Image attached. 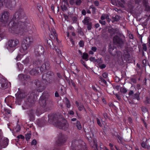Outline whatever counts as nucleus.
<instances>
[{
	"instance_id": "26",
	"label": "nucleus",
	"mask_w": 150,
	"mask_h": 150,
	"mask_svg": "<svg viewBox=\"0 0 150 150\" xmlns=\"http://www.w3.org/2000/svg\"><path fill=\"white\" fill-rule=\"evenodd\" d=\"M49 119H51L54 122L55 120H57V115L56 114L50 115L48 116Z\"/></svg>"
},
{
	"instance_id": "61",
	"label": "nucleus",
	"mask_w": 150,
	"mask_h": 150,
	"mask_svg": "<svg viewBox=\"0 0 150 150\" xmlns=\"http://www.w3.org/2000/svg\"><path fill=\"white\" fill-rule=\"evenodd\" d=\"M38 8L40 12H41L42 11V8L41 7L40 5L38 6Z\"/></svg>"
},
{
	"instance_id": "37",
	"label": "nucleus",
	"mask_w": 150,
	"mask_h": 150,
	"mask_svg": "<svg viewBox=\"0 0 150 150\" xmlns=\"http://www.w3.org/2000/svg\"><path fill=\"white\" fill-rule=\"evenodd\" d=\"M108 16H107L105 14H103L101 17V19L102 20H105L106 18V19H108Z\"/></svg>"
},
{
	"instance_id": "44",
	"label": "nucleus",
	"mask_w": 150,
	"mask_h": 150,
	"mask_svg": "<svg viewBox=\"0 0 150 150\" xmlns=\"http://www.w3.org/2000/svg\"><path fill=\"white\" fill-rule=\"evenodd\" d=\"M75 4L77 5H80L81 3V0H75Z\"/></svg>"
},
{
	"instance_id": "17",
	"label": "nucleus",
	"mask_w": 150,
	"mask_h": 150,
	"mask_svg": "<svg viewBox=\"0 0 150 150\" xmlns=\"http://www.w3.org/2000/svg\"><path fill=\"white\" fill-rule=\"evenodd\" d=\"M13 98L11 96H9L6 98L5 99V101L8 105H10L12 101Z\"/></svg>"
},
{
	"instance_id": "13",
	"label": "nucleus",
	"mask_w": 150,
	"mask_h": 150,
	"mask_svg": "<svg viewBox=\"0 0 150 150\" xmlns=\"http://www.w3.org/2000/svg\"><path fill=\"white\" fill-rule=\"evenodd\" d=\"M50 65L49 62L48 61H45L41 67L40 69L41 71L43 72L46 70L48 69L49 68Z\"/></svg>"
},
{
	"instance_id": "9",
	"label": "nucleus",
	"mask_w": 150,
	"mask_h": 150,
	"mask_svg": "<svg viewBox=\"0 0 150 150\" xmlns=\"http://www.w3.org/2000/svg\"><path fill=\"white\" fill-rule=\"evenodd\" d=\"M8 84L10 83L5 79L2 78L0 79V88L5 89L8 86Z\"/></svg>"
},
{
	"instance_id": "2",
	"label": "nucleus",
	"mask_w": 150,
	"mask_h": 150,
	"mask_svg": "<svg viewBox=\"0 0 150 150\" xmlns=\"http://www.w3.org/2000/svg\"><path fill=\"white\" fill-rule=\"evenodd\" d=\"M36 86V89L34 90L30 94V96L28 98V101L32 104L34 103L37 99L38 92H41L43 90L44 85L42 82L38 80H36L34 81Z\"/></svg>"
},
{
	"instance_id": "47",
	"label": "nucleus",
	"mask_w": 150,
	"mask_h": 150,
	"mask_svg": "<svg viewBox=\"0 0 150 150\" xmlns=\"http://www.w3.org/2000/svg\"><path fill=\"white\" fill-rule=\"evenodd\" d=\"M55 51L58 53V55L59 56L61 55V52L60 50L59 49L56 48H55Z\"/></svg>"
},
{
	"instance_id": "35",
	"label": "nucleus",
	"mask_w": 150,
	"mask_h": 150,
	"mask_svg": "<svg viewBox=\"0 0 150 150\" xmlns=\"http://www.w3.org/2000/svg\"><path fill=\"white\" fill-rule=\"evenodd\" d=\"M17 67L19 69L21 70L23 69V65L21 63L18 62L17 64Z\"/></svg>"
},
{
	"instance_id": "36",
	"label": "nucleus",
	"mask_w": 150,
	"mask_h": 150,
	"mask_svg": "<svg viewBox=\"0 0 150 150\" xmlns=\"http://www.w3.org/2000/svg\"><path fill=\"white\" fill-rule=\"evenodd\" d=\"M71 83L72 84V86L74 87V89L76 91H77L78 88L76 86V84L73 81H71Z\"/></svg>"
},
{
	"instance_id": "3",
	"label": "nucleus",
	"mask_w": 150,
	"mask_h": 150,
	"mask_svg": "<svg viewBox=\"0 0 150 150\" xmlns=\"http://www.w3.org/2000/svg\"><path fill=\"white\" fill-rule=\"evenodd\" d=\"M33 38L30 36L25 37L22 43L21 47L20 49V52L25 55L28 52V49L33 42Z\"/></svg>"
},
{
	"instance_id": "41",
	"label": "nucleus",
	"mask_w": 150,
	"mask_h": 150,
	"mask_svg": "<svg viewBox=\"0 0 150 150\" xmlns=\"http://www.w3.org/2000/svg\"><path fill=\"white\" fill-rule=\"evenodd\" d=\"M31 134L30 133H27L25 134V138L27 140L30 138Z\"/></svg>"
},
{
	"instance_id": "55",
	"label": "nucleus",
	"mask_w": 150,
	"mask_h": 150,
	"mask_svg": "<svg viewBox=\"0 0 150 150\" xmlns=\"http://www.w3.org/2000/svg\"><path fill=\"white\" fill-rule=\"evenodd\" d=\"M134 94V92L132 90H130L129 91L128 93V95L129 96H131V97L132 96V95Z\"/></svg>"
},
{
	"instance_id": "21",
	"label": "nucleus",
	"mask_w": 150,
	"mask_h": 150,
	"mask_svg": "<svg viewBox=\"0 0 150 150\" xmlns=\"http://www.w3.org/2000/svg\"><path fill=\"white\" fill-rule=\"evenodd\" d=\"M108 31L110 34L113 35L118 33L119 32V29L118 28L114 29L112 28L109 29Z\"/></svg>"
},
{
	"instance_id": "39",
	"label": "nucleus",
	"mask_w": 150,
	"mask_h": 150,
	"mask_svg": "<svg viewBox=\"0 0 150 150\" xmlns=\"http://www.w3.org/2000/svg\"><path fill=\"white\" fill-rule=\"evenodd\" d=\"M65 100L66 101V105L67 107L69 108L70 107V104L69 100L67 98H65Z\"/></svg>"
},
{
	"instance_id": "25",
	"label": "nucleus",
	"mask_w": 150,
	"mask_h": 150,
	"mask_svg": "<svg viewBox=\"0 0 150 150\" xmlns=\"http://www.w3.org/2000/svg\"><path fill=\"white\" fill-rule=\"evenodd\" d=\"M91 21V19L89 17H87L85 18L83 21V22L84 23L85 25H87L88 24H89L91 22H89Z\"/></svg>"
},
{
	"instance_id": "45",
	"label": "nucleus",
	"mask_w": 150,
	"mask_h": 150,
	"mask_svg": "<svg viewBox=\"0 0 150 150\" xmlns=\"http://www.w3.org/2000/svg\"><path fill=\"white\" fill-rule=\"evenodd\" d=\"M4 2L5 0H0V9L3 7Z\"/></svg>"
},
{
	"instance_id": "40",
	"label": "nucleus",
	"mask_w": 150,
	"mask_h": 150,
	"mask_svg": "<svg viewBox=\"0 0 150 150\" xmlns=\"http://www.w3.org/2000/svg\"><path fill=\"white\" fill-rule=\"evenodd\" d=\"M90 8L92 9V13H95L96 12V8L93 6H91Z\"/></svg>"
},
{
	"instance_id": "23",
	"label": "nucleus",
	"mask_w": 150,
	"mask_h": 150,
	"mask_svg": "<svg viewBox=\"0 0 150 150\" xmlns=\"http://www.w3.org/2000/svg\"><path fill=\"white\" fill-rule=\"evenodd\" d=\"M139 94V93H136L133 95L131 98L133 99H137V100H140Z\"/></svg>"
},
{
	"instance_id": "33",
	"label": "nucleus",
	"mask_w": 150,
	"mask_h": 150,
	"mask_svg": "<svg viewBox=\"0 0 150 150\" xmlns=\"http://www.w3.org/2000/svg\"><path fill=\"white\" fill-rule=\"evenodd\" d=\"M23 78L26 81H28L30 80V76L26 75H23Z\"/></svg>"
},
{
	"instance_id": "7",
	"label": "nucleus",
	"mask_w": 150,
	"mask_h": 150,
	"mask_svg": "<svg viewBox=\"0 0 150 150\" xmlns=\"http://www.w3.org/2000/svg\"><path fill=\"white\" fill-rule=\"evenodd\" d=\"M19 43V40L17 39L10 40L8 42L7 49L10 50H14Z\"/></svg>"
},
{
	"instance_id": "18",
	"label": "nucleus",
	"mask_w": 150,
	"mask_h": 150,
	"mask_svg": "<svg viewBox=\"0 0 150 150\" xmlns=\"http://www.w3.org/2000/svg\"><path fill=\"white\" fill-rule=\"evenodd\" d=\"M48 77L50 79H49L47 82V83L46 84L48 85H52L53 84L54 82V79L52 77V75H51L49 77L48 76Z\"/></svg>"
},
{
	"instance_id": "19",
	"label": "nucleus",
	"mask_w": 150,
	"mask_h": 150,
	"mask_svg": "<svg viewBox=\"0 0 150 150\" xmlns=\"http://www.w3.org/2000/svg\"><path fill=\"white\" fill-rule=\"evenodd\" d=\"M27 113L30 118V120H33L34 117V111L33 110H30L27 111Z\"/></svg>"
},
{
	"instance_id": "4",
	"label": "nucleus",
	"mask_w": 150,
	"mask_h": 150,
	"mask_svg": "<svg viewBox=\"0 0 150 150\" xmlns=\"http://www.w3.org/2000/svg\"><path fill=\"white\" fill-rule=\"evenodd\" d=\"M24 16V13L23 10L22 9H19L15 14L13 17V21H11L10 23H11V26H10L9 27L12 26L13 23L15 21L16 23H18V22L21 21L18 20L23 17Z\"/></svg>"
},
{
	"instance_id": "31",
	"label": "nucleus",
	"mask_w": 150,
	"mask_h": 150,
	"mask_svg": "<svg viewBox=\"0 0 150 150\" xmlns=\"http://www.w3.org/2000/svg\"><path fill=\"white\" fill-rule=\"evenodd\" d=\"M8 139L7 138L5 139L4 141L3 142L4 144L2 148L5 147V146H7L8 144Z\"/></svg>"
},
{
	"instance_id": "29",
	"label": "nucleus",
	"mask_w": 150,
	"mask_h": 150,
	"mask_svg": "<svg viewBox=\"0 0 150 150\" xmlns=\"http://www.w3.org/2000/svg\"><path fill=\"white\" fill-rule=\"evenodd\" d=\"M88 55L86 53H83L82 56V58L87 61L88 60Z\"/></svg>"
},
{
	"instance_id": "54",
	"label": "nucleus",
	"mask_w": 150,
	"mask_h": 150,
	"mask_svg": "<svg viewBox=\"0 0 150 150\" xmlns=\"http://www.w3.org/2000/svg\"><path fill=\"white\" fill-rule=\"evenodd\" d=\"M69 3L71 5H74L75 3V2L74 0H70Z\"/></svg>"
},
{
	"instance_id": "30",
	"label": "nucleus",
	"mask_w": 150,
	"mask_h": 150,
	"mask_svg": "<svg viewBox=\"0 0 150 150\" xmlns=\"http://www.w3.org/2000/svg\"><path fill=\"white\" fill-rule=\"evenodd\" d=\"M76 126L77 128L79 130L81 129L82 127L79 121H77L76 123Z\"/></svg>"
},
{
	"instance_id": "24",
	"label": "nucleus",
	"mask_w": 150,
	"mask_h": 150,
	"mask_svg": "<svg viewBox=\"0 0 150 150\" xmlns=\"http://www.w3.org/2000/svg\"><path fill=\"white\" fill-rule=\"evenodd\" d=\"M121 1L122 2H121L120 1L117 0L116 1V3L117 4H118L121 7H124V4L125 3V0H121Z\"/></svg>"
},
{
	"instance_id": "32",
	"label": "nucleus",
	"mask_w": 150,
	"mask_h": 150,
	"mask_svg": "<svg viewBox=\"0 0 150 150\" xmlns=\"http://www.w3.org/2000/svg\"><path fill=\"white\" fill-rule=\"evenodd\" d=\"M41 62L42 61L41 60L38 59L34 61L33 62V64L35 65H39L41 64Z\"/></svg>"
},
{
	"instance_id": "1",
	"label": "nucleus",
	"mask_w": 150,
	"mask_h": 150,
	"mask_svg": "<svg viewBox=\"0 0 150 150\" xmlns=\"http://www.w3.org/2000/svg\"><path fill=\"white\" fill-rule=\"evenodd\" d=\"M16 21L13 23L11 26L10 27L9 30L13 33L22 35L24 32H28L32 34L35 31V26L33 25H26L25 23L21 21L16 23Z\"/></svg>"
},
{
	"instance_id": "46",
	"label": "nucleus",
	"mask_w": 150,
	"mask_h": 150,
	"mask_svg": "<svg viewBox=\"0 0 150 150\" xmlns=\"http://www.w3.org/2000/svg\"><path fill=\"white\" fill-rule=\"evenodd\" d=\"M79 47H83L84 46V42L83 41L81 40L79 43Z\"/></svg>"
},
{
	"instance_id": "8",
	"label": "nucleus",
	"mask_w": 150,
	"mask_h": 150,
	"mask_svg": "<svg viewBox=\"0 0 150 150\" xmlns=\"http://www.w3.org/2000/svg\"><path fill=\"white\" fill-rule=\"evenodd\" d=\"M109 52L110 54L113 56L115 55L116 54H117V57H119V55L122 56V53L120 51L117 52L116 49L113 46L111 45L109 46Z\"/></svg>"
},
{
	"instance_id": "43",
	"label": "nucleus",
	"mask_w": 150,
	"mask_h": 150,
	"mask_svg": "<svg viewBox=\"0 0 150 150\" xmlns=\"http://www.w3.org/2000/svg\"><path fill=\"white\" fill-rule=\"evenodd\" d=\"M120 91L122 93H125L127 92V90L125 88H122L120 89Z\"/></svg>"
},
{
	"instance_id": "48",
	"label": "nucleus",
	"mask_w": 150,
	"mask_h": 150,
	"mask_svg": "<svg viewBox=\"0 0 150 150\" xmlns=\"http://www.w3.org/2000/svg\"><path fill=\"white\" fill-rule=\"evenodd\" d=\"M61 8L64 11H65L67 10V7L65 5H62L61 6Z\"/></svg>"
},
{
	"instance_id": "14",
	"label": "nucleus",
	"mask_w": 150,
	"mask_h": 150,
	"mask_svg": "<svg viewBox=\"0 0 150 150\" xmlns=\"http://www.w3.org/2000/svg\"><path fill=\"white\" fill-rule=\"evenodd\" d=\"M51 34L50 35V38L52 40L55 39L57 42H58V40L57 39V35L56 34L55 30L54 28H51L50 30Z\"/></svg>"
},
{
	"instance_id": "34",
	"label": "nucleus",
	"mask_w": 150,
	"mask_h": 150,
	"mask_svg": "<svg viewBox=\"0 0 150 150\" xmlns=\"http://www.w3.org/2000/svg\"><path fill=\"white\" fill-rule=\"evenodd\" d=\"M22 57V55L21 54H18L16 58V61H18L21 59Z\"/></svg>"
},
{
	"instance_id": "52",
	"label": "nucleus",
	"mask_w": 150,
	"mask_h": 150,
	"mask_svg": "<svg viewBox=\"0 0 150 150\" xmlns=\"http://www.w3.org/2000/svg\"><path fill=\"white\" fill-rule=\"evenodd\" d=\"M102 76L104 78L106 79L108 77V74L107 73L105 72L102 74Z\"/></svg>"
},
{
	"instance_id": "49",
	"label": "nucleus",
	"mask_w": 150,
	"mask_h": 150,
	"mask_svg": "<svg viewBox=\"0 0 150 150\" xmlns=\"http://www.w3.org/2000/svg\"><path fill=\"white\" fill-rule=\"evenodd\" d=\"M96 120L97 121V123L99 125L100 127L102 126V124L101 123L100 120L98 118H97L96 119Z\"/></svg>"
},
{
	"instance_id": "64",
	"label": "nucleus",
	"mask_w": 150,
	"mask_h": 150,
	"mask_svg": "<svg viewBox=\"0 0 150 150\" xmlns=\"http://www.w3.org/2000/svg\"><path fill=\"white\" fill-rule=\"evenodd\" d=\"M81 13L83 15H85L86 14V11L84 9H83Z\"/></svg>"
},
{
	"instance_id": "60",
	"label": "nucleus",
	"mask_w": 150,
	"mask_h": 150,
	"mask_svg": "<svg viewBox=\"0 0 150 150\" xmlns=\"http://www.w3.org/2000/svg\"><path fill=\"white\" fill-rule=\"evenodd\" d=\"M99 22L100 23L103 25H105L106 23L105 21L103 20H99Z\"/></svg>"
},
{
	"instance_id": "12",
	"label": "nucleus",
	"mask_w": 150,
	"mask_h": 150,
	"mask_svg": "<svg viewBox=\"0 0 150 150\" xmlns=\"http://www.w3.org/2000/svg\"><path fill=\"white\" fill-rule=\"evenodd\" d=\"M114 43L116 45H122L123 44V42L122 40L118 36H115L113 39Z\"/></svg>"
},
{
	"instance_id": "28",
	"label": "nucleus",
	"mask_w": 150,
	"mask_h": 150,
	"mask_svg": "<svg viewBox=\"0 0 150 150\" xmlns=\"http://www.w3.org/2000/svg\"><path fill=\"white\" fill-rule=\"evenodd\" d=\"M22 63L25 65H27L29 63V58L28 57L26 58L24 60L22 61Z\"/></svg>"
},
{
	"instance_id": "58",
	"label": "nucleus",
	"mask_w": 150,
	"mask_h": 150,
	"mask_svg": "<svg viewBox=\"0 0 150 150\" xmlns=\"http://www.w3.org/2000/svg\"><path fill=\"white\" fill-rule=\"evenodd\" d=\"M91 50L94 52H96L97 50V48L95 47H92L91 48Z\"/></svg>"
},
{
	"instance_id": "59",
	"label": "nucleus",
	"mask_w": 150,
	"mask_h": 150,
	"mask_svg": "<svg viewBox=\"0 0 150 150\" xmlns=\"http://www.w3.org/2000/svg\"><path fill=\"white\" fill-rule=\"evenodd\" d=\"M37 144V142L36 140L35 139H33L31 142V145H36Z\"/></svg>"
},
{
	"instance_id": "62",
	"label": "nucleus",
	"mask_w": 150,
	"mask_h": 150,
	"mask_svg": "<svg viewBox=\"0 0 150 150\" xmlns=\"http://www.w3.org/2000/svg\"><path fill=\"white\" fill-rule=\"evenodd\" d=\"M17 137L18 139L21 138L22 139H24V137L22 135H20L18 136Z\"/></svg>"
},
{
	"instance_id": "15",
	"label": "nucleus",
	"mask_w": 150,
	"mask_h": 150,
	"mask_svg": "<svg viewBox=\"0 0 150 150\" xmlns=\"http://www.w3.org/2000/svg\"><path fill=\"white\" fill-rule=\"evenodd\" d=\"M39 103L42 107H44L46 105V98L43 96L40 97L39 100Z\"/></svg>"
},
{
	"instance_id": "53",
	"label": "nucleus",
	"mask_w": 150,
	"mask_h": 150,
	"mask_svg": "<svg viewBox=\"0 0 150 150\" xmlns=\"http://www.w3.org/2000/svg\"><path fill=\"white\" fill-rule=\"evenodd\" d=\"M80 62L81 64H83L85 67H87V66L85 62H84L82 59H81Z\"/></svg>"
},
{
	"instance_id": "57",
	"label": "nucleus",
	"mask_w": 150,
	"mask_h": 150,
	"mask_svg": "<svg viewBox=\"0 0 150 150\" xmlns=\"http://www.w3.org/2000/svg\"><path fill=\"white\" fill-rule=\"evenodd\" d=\"M84 108V107L82 105H80L78 107V109L80 111L82 110Z\"/></svg>"
},
{
	"instance_id": "51",
	"label": "nucleus",
	"mask_w": 150,
	"mask_h": 150,
	"mask_svg": "<svg viewBox=\"0 0 150 150\" xmlns=\"http://www.w3.org/2000/svg\"><path fill=\"white\" fill-rule=\"evenodd\" d=\"M89 59L91 61L93 62H96L97 61V60L94 57H91Z\"/></svg>"
},
{
	"instance_id": "10",
	"label": "nucleus",
	"mask_w": 150,
	"mask_h": 150,
	"mask_svg": "<svg viewBox=\"0 0 150 150\" xmlns=\"http://www.w3.org/2000/svg\"><path fill=\"white\" fill-rule=\"evenodd\" d=\"M44 52L43 47L41 45H39L37 48L35 49V53L37 56H40Z\"/></svg>"
},
{
	"instance_id": "63",
	"label": "nucleus",
	"mask_w": 150,
	"mask_h": 150,
	"mask_svg": "<svg viewBox=\"0 0 150 150\" xmlns=\"http://www.w3.org/2000/svg\"><path fill=\"white\" fill-rule=\"evenodd\" d=\"M129 37L130 39H133L134 38L133 35L131 34H129Z\"/></svg>"
},
{
	"instance_id": "27",
	"label": "nucleus",
	"mask_w": 150,
	"mask_h": 150,
	"mask_svg": "<svg viewBox=\"0 0 150 150\" xmlns=\"http://www.w3.org/2000/svg\"><path fill=\"white\" fill-rule=\"evenodd\" d=\"M120 17L117 15L115 16H113L112 17V22L114 21H117L120 20Z\"/></svg>"
},
{
	"instance_id": "5",
	"label": "nucleus",
	"mask_w": 150,
	"mask_h": 150,
	"mask_svg": "<svg viewBox=\"0 0 150 150\" xmlns=\"http://www.w3.org/2000/svg\"><path fill=\"white\" fill-rule=\"evenodd\" d=\"M9 13L6 11L3 12L0 18V22L1 23V25L5 26L7 25L9 21Z\"/></svg>"
},
{
	"instance_id": "56",
	"label": "nucleus",
	"mask_w": 150,
	"mask_h": 150,
	"mask_svg": "<svg viewBox=\"0 0 150 150\" xmlns=\"http://www.w3.org/2000/svg\"><path fill=\"white\" fill-rule=\"evenodd\" d=\"M106 67V65L104 64H103L99 66V68L101 69L105 68Z\"/></svg>"
},
{
	"instance_id": "20",
	"label": "nucleus",
	"mask_w": 150,
	"mask_h": 150,
	"mask_svg": "<svg viewBox=\"0 0 150 150\" xmlns=\"http://www.w3.org/2000/svg\"><path fill=\"white\" fill-rule=\"evenodd\" d=\"M59 141L61 143H64L66 140V138L64 135L61 134L59 135Z\"/></svg>"
},
{
	"instance_id": "11",
	"label": "nucleus",
	"mask_w": 150,
	"mask_h": 150,
	"mask_svg": "<svg viewBox=\"0 0 150 150\" xmlns=\"http://www.w3.org/2000/svg\"><path fill=\"white\" fill-rule=\"evenodd\" d=\"M16 0H5L4 4L8 7H11L15 5Z\"/></svg>"
},
{
	"instance_id": "38",
	"label": "nucleus",
	"mask_w": 150,
	"mask_h": 150,
	"mask_svg": "<svg viewBox=\"0 0 150 150\" xmlns=\"http://www.w3.org/2000/svg\"><path fill=\"white\" fill-rule=\"evenodd\" d=\"M99 78L100 79V81H101L105 85L107 84L106 81L104 79H103L101 76L99 77Z\"/></svg>"
},
{
	"instance_id": "50",
	"label": "nucleus",
	"mask_w": 150,
	"mask_h": 150,
	"mask_svg": "<svg viewBox=\"0 0 150 150\" xmlns=\"http://www.w3.org/2000/svg\"><path fill=\"white\" fill-rule=\"evenodd\" d=\"M142 46L143 50L144 51H146L147 50V48L146 45L145 44H143Z\"/></svg>"
},
{
	"instance_id": "6",
	"label": "nucleus",
	"mask_w": 150,
	"mask_h": 150,
	"mask_svg": "<svg viewBox=\"0 0 150 150\" xmlns=\"http://www.w3.org/2000/svg\"><path fill=\"white\" fill-rule=\"evenodd\" d=\"M57 126L59 128L65 130L69 127V125L65 120H62L61 121L58 120L55 122Z\"/></svg>"
},
{
	"instance_id": "42",
	"label": "nucleus",
	"mask_w": 150,
	"mask_h": 150,
	"mask_svg": "<svg viewBox=\"0 0 150 150\" xmlns=\"http://www.w3.org/2000/svg\"><path fill=\"white\" fill-rule=\"evenodd\" d=\"M86 25H87V28L88 30H90L92 28V23H91Z\"/></svg>"
},
{
	"instance_id": "16",
	"label": "nucleus",
	"mask_w": 150,
	"mask_h": 150,
	"mask_svg": "<svg viewBox=\"0 0 150 150\" xmlns=\"http://www.w3.org/2000/svg\"><path fill=\"white\" fill-rule=\"evenodd\" d=\"M38 68L35 67V69H33L30 70V74L32 76H35L37 75L39 73L38 69Z\"/></svg>"
},
{
	"instance_id": "22",
	"label": "nucleus",
	"mask_w": 150,
	"mask_h": 150,
	"mask_svg": "<svg viewBox=\"0 0 150 150\" xmlns=\"http://www.w3.org/2000/svg\"><path fill=\"white\" fill-rule=\"evenodd\" d=\"M119 57H118V58H119V57H120V58L122 60H123V59H124V60H126V61L129 60L130 58V55L128 53H127L126 54L124 55L123 58L122 57V55L121 56H121L119 55Z\"/></svg>"
}]
</instances>
